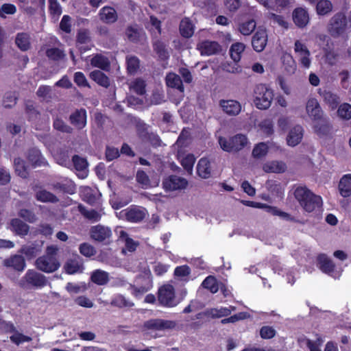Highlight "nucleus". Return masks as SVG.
I'll return each instance as SVG.
<instances>
[{"mask_svg":"<svg viewBox=\"0 0 351 351\" xmlns=\"http://www.w3.org/2000/svg\"><path fill=\"white\" fill-rule=\"evenodd\" d=\"M293 194L304 211L313 213L321 210L323 205L322 197L314 194L306 186H298Z\"/></svg>","mask_w":351,"mask_h":351,"instance_id":"1","label":"nucleus"},{"mask_svg":"<svg viewBox=\"0 0 351 351\" xmlns=\"http://www.w3.org/2000/svg\"><path fill=\"white\" fill-rule=\"evenodd\" d=\"M58 247L56 245H49L46 248L45 254L38 257L35 262L36 268L45 273H53L60 267L57 258Z\"/></svg>","mask_w":351,"mask_h":351,"instance_id":"2","label":"nucleus"},{"mask_svg":"<svg viewBox=\"0 0 351 351\" xmlns=\"http://www.w3.org/2000/svg\"><path fill=\"white\" fill-rule=\"evenodd\" d=\"M274 91L263 84H257L253 92V101L255 106L260 110H267L274 99Z\"/></svg>","mask_w":351,"mask_h":351,"instance_id":"3","label":"nucleus"},{"mask_svg":"<svg viewBox=\"0 0 351 351\" xmlns=\"http://www.w3.org/2000/svg\"><path fill=\"white\" fill-rule=\"evenodd\" d=\"M47 284V278L34 269H28L18 282L19 286L25 290L40 289L45 287Z\"/></svg>","mask_w":351,"mask_h":351,"instance_id":"4","label":"nucleus"},{"mask_svg":"<svg viewBox=\"0 0 351 351\" xmlns=\"http://www.w3.org/2000/svg\"><path fill=\"white\" fill-rule=\"evenodd\" d=\"M248 143L247 138L242 134H237L229 139L225 137L219 138V143L221 149L226 152H239L243 149Z\"/></svg>","mask_w":351,"mask_h":351,"instance_id":"5","label":"nucleus"},{"mask_svg":"<svg viewBox=\"0 0 351 351\" xmlns=\"http://www.w3.org/2000/svg\"><path fill=\"white\" fill-rule=\"evenodd\" d=\"M158 301L164 307L172 308L177 306L180 301L176 298L175 289L171 285H164L159 288Z\"/></svg>","mask_w":351,"mask_h":351,"instance_id":"6","label":"nucleus"},{"mask_svg":"<svg viewBox=\"0 0 351 351\" xmlns=\"http://www.w3.org/2000/svg\"><path fill=\"white\" fill-rule=\"evenodd\" d=\"M347 18L342 12L335 14L328 25V32L333 38H337L345 34L347 29Z\"/></svg>","mask_w":351,"mask_h":351,"instance_id":"7","label":"nucleus"},{"mask_svg":"<svg viewBox=\"0 0 351 351\" xmlns=\"http://www.w3.org/2000/svg\"><path fill=\"white\" fill-rule=\"evenodd\" d=\"M112 232L110 228L98 224L92 226L90 229V238L98 243L109 244Z\"/></svg>","mask_w":351,"mask_h":351,"instance_id":"8","label":"nucleus"},{"mask_svg":"<svg viewBox=\"0 0 351 351\" xmlns=\"http://www.w3.org/2000/svg\"><path fill=\"white\" fill-rule=\"evenodd\" d=\"M120 214L129 222L138 223L145 219L147 211L143 208L131 206L123 210Z\"/></svg>","mask_w":351,"mask_h":351,"instance_id":"9","label":"nucleus"},{"mask_svg":"<svg viewBox=\"0 0 351 351\" xmlns=\"http://www.w3.org/2000/svg\"><path fill=\"white\" fill-rule=\"evenodd\" d=\"M152 287V280L150 277L146 276H139L136 278L134 285H131L130 288L132 290V294L138 297Z\"/></svg>","mask_w":351,"mask_h":351,"instance_id":"10","label":"nucleus"},{"mask_svg":"<svg viewBox=\"0 0 351 351\" xmlns=\"http://www.w3.org/2000/svg\"><path fill=\"white\" fill-rule=\"evenodd\" d=\"M294 52L299 57V62L302 66L308 69L311 66V53L306 45L297 40L294 43Z\"/></svg>","mask_w":351,"mask_h":351,"instance_id":"11","label":"nucleus"},{"mask_svg":"<svg viewBox=\"0 0 351 351\" xmlns=\"http://www.w3.org/2000/svg\"><path fill=\"white\" fill-rule=\"evenodd\" d=\"M188 182L185 178L171 175L163 179L162 187L165 191H173L185 189Z\"/></svg>","mask_w":351,"mask_h":351,"instance_id":"12","label":"nucleus"},{"mask_svg":"<svg viewBox=\"0 0 351 351\" xmlns=\"http://www.w3.org/2000/svg\"><path fill=\"white\" fill-rule=\"evenodd\" d=\"M176 326V323L171 320L163 319H150L143 324V327L148 330H165L172 329Z\"/></svg>","mask_w":351,"mask_h":351,"instance_id":"13","label":"nucleus"},{"mask_svg":"<svg viewBox=\"0 0 351 351\" xmlns=\"http://www.w3.org/2000/svg\"><path fill=\"white\" fill-rule=\"evenodd\" d=\"M70 123L77 130L84 128L87 124V112L85 108L76 109L69 116Z\"/></svg>","mask_w":351,"mask_h":351,"instance_id":"14","label":"nucleus"},{"mask_svg":"<svg viewBox=\"0 0 351 351\" xmlns=\"http://www.w3.org/2000/svg\"><path fill=\"white\" fill-rule=\"evenodd\" d=\"M316 260L317 266L322 272L332 277L335 276L336 265L326 254H319Z\"/></svg>","mask_w":351,"mask_h":351,"instance_id":"15","label":"nucleus"},{"mask_svg":"<svg viewBox=\"0 0 351 351\" xmlns=\"http://www.w3.org/2000/svg\"><path fill=\"white\" fill-rule=\"evenodd\" d=\"M267 43V34L265 29H258L252 38V46L257 52L263 51Z\"/></svg>","mask_w":351,"mask_h":351,"instance_id":"16","label":"nucleus"},{"mask_svg":"<svg viewBox=\"0 0 351 351\" xmlns=\"http://www.w3.org/2000/svg\"><path fill=\"white\" fill-rule=\"evenodd\" d=\"M90 41V31L88 29H78L76 35V45L81 53L90 49V47L87 45Z\"/></svg>","mask_w":351,"mask_h":351,"instance_id":"17","label":"nucleus"},{"mask_svg":"<svg viewBox=\"0 0 351 351\" xmlns=\"http://www.w3.org/2000/svg\"><path fill=\"white\" fill-rule=\"evenodd\" d=\"M306 110L308 116L314 121L320 119L324 117V112L319 105V103L315 98H310L307 101L306 105Z\"/></svg>","mask_w":351,"mask_h":351,"instance_id":"18","label":"nucleus"},{"mask_svg":"<svg viewBox=\"0 0 351 351\" xmlns=\"http://www.w3.org/2000/svg\"><path fill=\"white\" fill-rule=\"evenodd\" d=\"M197 49L202 56H211L219 53L221 45L217 41L204 40L198 44Z\"/></svg>","mask_w":351,"mask_h":351,"instance_id":"19","label":"nucleus"},{"mask_svg":"<svg viewBox=\"0 0 351 351\" xmlns=\"http://www.w3.org/2000/svg\"><path fill=\"white\" fill-rule=\"evenodd\" d=\"M293 21L299 28L305 27L309 23V14L308 11L303 8H296L293 11Z\"/></svg>","mask_w":351,"mask_h":351,"instance_id":"20","label":"nucleus"},{"mask_svg":"<svg viewBox=\"0 0 351 351\" xmlns=\"http://www.w3.org/2000/svg\"><path fill=\"white\" fill-rule=\"evenodd\" d=\"M219 106L223 111L229 116H236L239 114L241 110V105L237 100L222 99L219 101Z\"/></svg>","mask_w":351,"mask_h":351,"instance_id":"21","label":"nucleus"},{"mask_svg":"<svg viewBox=\"0 0 351 351\" xmlns=\"http://www.w3.org/2000/svg\"><path fill=\"white\" fill-rule=\"evenodd\" d=\"M304 129L300 125L293 127L287 136V142L288 145L295 147L298 145L303 138Z\"/></svg>","mask_w":351,"mask_h":351,"instance_id":"22","label":"nucleus"},{"mask_svg":"<svg viewBox=\"0 0 351 351\" xmlns=\"http://www.w3.org/2000/svg\"><path fill=\"white\" fill-rule=\"evenodd\" d=\"M3 265L7 267H12L18 271L24 270L26 263L25 260L21 255L15 254L3 261Z\"/></svg>","mask_w":351,"mask_h":351,"instance_id":"23","label":"nucleus"},{"mask_svg":"<svg viewBox=\"0 0 351 351\" xmlns=\"http://www.w3.org/2000/svg\"><path fill=\"white\" fill-rule=\"evenodd\" d=\"M52 188L56 191L73 195L76 192V185L70 180H64L52 184Z\"/></svg>","mask_w":351,"mask_h":351,"instance_id":"24","label":"nucleus"},{"mask_svg":"<svg viewBox=\"0 0 351 351\" xmlns=\"http://www.w3.org/2000/svg\"><path fill=\"white\" fill-rule=\"evenodd\" d=\"M314 130L319 136H326L330 134L332 125L326 117H322L315 121Z\"/></svg>","mask_w":351,"mask_h":351,"instance_id":"25","label":"nucleus"},{"mask_svg":"<svg viewBox=\"0 0 351 351\" xmlns=\"http://www.w3.org/2000/svg\"><path fill=\"white\" fill-rule=\"evenodd\" d=\"M99 17L103 22L109 24L114 23L118 19L116 10L109 6H105L100 10Z\"/></svg>","mask_w":351,"mask_h":351,"instance_id":"26","label":"nucleus"},{"mask_svg":"<svg viewBox=\"0 0 351 351\" xmlns=\"http://www.w3.org/2000/svg\"><path fill=\"white\" fill-rule=\"evenodd\" d=\"M11 230L17 235L24 237L29 231V226L18 218L12 219L10 221Z\"/></svg>","mask_w":351,"mask_h":351,"instance_id":"27","label":"nucleus"},{"mask_svg":"<svg viewBox=\"0 0 351 351\" xmlns=\"http://www.w3.org/2000/svg\"><path fill=\"white\" fill-rule=\"evenodd\" d=\"M320 95L331 110H335L337 108L341 102V99L337 94L331 91L324 90L322 93H320Z\"/></svg>","mask_w":351,"mask_h":351,"instance_id":"28","label":"nucleus"},{"mask_svg":"<svg viewBox=\"0 0 351 351\" xmlns=\"http://www.w3.org/2000/svg\"><path fill=\"white\" fill-rule=\"evenodd\" d=\"M197 173L202 178H208L211 175L210 162L206 158H202L197 165Z\"/></svg>","mask_w":351,"mask_h":351,"instance_id":"29","label":"nucleus"},{"mask_svg":"<svg viewBox=\"0 0 351 351\" xmlns=\"http://www.w3.org/2000/svg\"><path fill=\"white\" fill-rule=\"evenodd\" d=\"M339 189L341 196L348 197L351 195V174L344 175L340 180Z\"/></svg>","mask_w":351,"mask_h":351,"instance_id":"30","label":"nucleus"},{"mask_svg":"<svg viewBox=\"0 0 351 351\" xmlns=\"http://www.w3.org/2000/svg\"><path fill=\"white\" fill-rule=\"evenodd\" d=\"M27 158L34 166H42L47 163L40 151L36 148L29 149Z\"/></svg>","mask_w":351,"mask_h":351,"instance_id":"31","label":"nucleus"},{"mask_svg":"<svg viewBox=\"0 0 351 351\" xmlns=\"http://www.w3.org/2000/svg\"><path fill=\"white\" fill-rule=\"evenodd\" d=\"M89 76L92 80L104 88H108L110 84L109 77L99 70H95L90 72Z\"/></svg>","mask_w":351,"mask_h":351,"instance_id":"32","label":"nucleus"},{"mask_svg":"<svg viewBox=\"0 0 351 351\" xmlns=\"http://www.w3.org/2000/svg\"><path fill=\"white\" fill-rule=\"evenodd\" d=\"M90 64L104 71H108L110 65L108 58L100 53L95 54L91 58Z\"/></svg>","mask_w":351,"mask_h":351,"instance_id":"33","label":"nucleus"},{"mask_svg":"<svg viewBox=\"0 0 351 351\" xmlns=\"http://www.w3.org/2000/svg\"><path fill=\"white\" fill-rule=\"evenodd\" d=\"M166 84L169 87L176 88L180 92H184V88L180 77L173 73H169L166 77Z\"/></svg>","mask_w":351,"mask_h":351,"instance_id":"34","label":"nucleus"},{"mask_svg":"<svg viewBox=\"0 0 351 351\" xmlns=\"http://www.w3.org/2000/svg\"><path fill=\"white\" fill-rule=\"evenodd\" d=\"M35 198L40 202L57 203L59 199L52 193L45 190L40 189L36 192Z\"/></svg>","mask_w":351,"mask_h":351,"instance_id":"35","label":"nucleus"},{"mask_svg":"<svg viewBox=\"0 0 351 351\" xmlns=\"http://www.w3.org/2000/svg\"><path fill=\"white\" fill-rule=\"evenodd\" d=\"M90 279L93 282L97 285H104L109 281V275L105 271L96 269L93 271Z\"/></svg>","mask_w":351,"mask_h":351,"instance_id":"36","label":"nucleus"},{"mask_svg":"<svg viewBox=\"0 0 351 351\" xmlns=\"http://www.w3.org/2000/svg\"><path fill=\"white\" fill-rule=\"evenodd\" d=\"M179 30L181 36L184 38H189L193 35V25L189 19L185 18L180 21Z\"/></svg>","mask_w":351,"mask_h":351,"instance_id":"37","label":"nucleus"},{"mask_svg":"<svg viewBox=\"0 0 351 351\" xmlns=\"http://www.w3.org/2000/svg\"><path fill=\"white\" fill-rule=\"evenodd\" d=\"M25 114L29 121L35 125V121L40 118V114L36 109L32 101H27L25 104Z\"/></svg>","mask_w":351,"mask_h":351,"instance_id":"38","label":"nucleus"},{"mask_svg":"<svg viewBox=\"0 0 351 351\" xmlns=\"http://www.w3.org/2000/svg\"><path fill=\"white\" fill-rule=\"evenodd\" d=\"M266 212L274 216H278L280 219L287 221L298 222V220H296L294 217L291 216L288 213L280 210L276 206L269 205Z\"/></svg>","mask_w":351,"mask_h":351,"instance_id":"39","label":"nucleus"},{"mask_svg":"<svg viewBox=\"0 0 351 351\" xmlns=\"http://www.w3.org/2000/svg\"><path fill=\"white\" fill-rule=\"evenodd\" d=\"M266 212L274 216H278L280 219L287 221L298 222V220H296L294 217L291 216L288 213L280 210L276 206L269 205Z\"/></svg>","mask_w":351,"mask_h":351,"instance_id":"40","label":"nucleus"},{"mask_svg":"<svg viewBox=\"0 0 351 351\" xmlns=\"http://www.w3.org/2000/svg\"><path fill=\"white\" fill-rule=\"evenodd\" d=\"M15 43L17 47L23 51H27L30 48V38L27 33H18Z\"/></svg>","mask_w":351,"mask_h":351,"instance_id":"41","label":"nucleus"},{"mask_svg":"<svg viewBox=\"0 0 351 351\" xmlns=\"http://www.w3.org/2000/svg\"><path fill=\"white\" fill-rule=\"evenodd\" d=\"M78 211L86 219L93 221L97 222L99 221L101 219L100 214L95 210V209L87 210L86 207L80 204L77 206Z\"/></svg>","mask_w":351,"mask_h":351,"instance_id":"42","label":"nucleus"},{"mask_svg":"<svg viewBox=\"0 0 351 351\" xmlns=\"http://www.w3.org/2000/svg\"><path fill=\"white\" fill-rule=\"evenodd\" d=\"M139 136L147 142H149L151 145L154 147H158L161 145L162 141L159 136L153 132H148L147 131H143L140 134Z\"/></svg>","mask_w":351,"mask_h":351,"instance_id":"43","label":"nucleus"},{"mask_svg":"<svg viewBox=\"0 0 351 351\" xmlns=\"http://www.w3.org/2000/svg\"><path fill=\"white\" fill-rule=\"evenodd\" d=\"M202 286L212 293H216L219 289V285L214 276H207L202 282Z\"/></svg>","mask_w":351,"mask_h":351,"instance_id":"44","label":"nucleus"},{"mask_svg":"<svg viewBox=\"0 0 351 351\" xmlns=\"http://www.w3.org/2000/svg\"><path fill=\"white\" fill-rule=\"evenodd\" d=\"M286 169V164L278 161H272L263 166L264 171L267 173H282L285 171Z\"/></svg>","mask_w":351,"mask_h":351,"instance_id":"45","label":"nucleus"},{"mask_svg":"<svg viewBox=\"0 0 351 351\" xmlns=\"http://www.w3.org/2000/svg\"><path fill=\"white\" fill-rule=\"evenodd\" d=\"M154 51L162 60H167L169 57V53L166 48V45L161 40H158L153 44Z\"/></svg>","mask_w":351,"mask_h":351,"instance_id":"46","label":"nucleus"},{"mask_svg":"<svg viewBox=\"0 0 351 351\" xmlns=\"http://www.w3.org/2000/svg\"><path fill=\"white\" fill-rule=\"evenodd\" d=\"M64 269L66 274H74L82 271L83 265L77 259L69 260L65 263Z\"/></svg>","mask_w":351,"mask_h":351,"instance_id":"47","label":"nucleus"},{"mask_svg":"<svg viewBox=\"0 0 351 351\" xmlns=\"http://www.w3.org/2000/svg\"><path fill=\"white\" fill-rule=\"evenodd\" d=\"M245 46L242 43H235L232 45L230 49L231 58L236 62H239L241 58V53L245 50Z\"/></svg>","mask_w":351,"mask_h":351,"instance_id":"48","label":"nucleus"},{"mask_svg":"<svg viewBox=\"0 0 351 351\" xmlns=\"http://www.w3.org/2000/svg\"><path fill=\"white\" fill-rule=\"evenodd\" d=\"M110 304L113 306L118 308H126L132 307L134 306V303L129 299H127L123 295L119 294L115 295L111 300Z\"/></svg>","mask_w":351,"mask_h":351,"instance_id":"49","label":"nucleus"},{"mask_svg":"<svg viewBox=\"0 0 351 351\" xmlns=\"http://www.w3.org/2000/svg\"><path fill=\"white\" fill-rule=\"evenodd\" d=\"M332 10V4L329 0H319L316 4V12L318 15H326Z\"/></svg>","mask_w":351,"mask_h":351,"instance_id":"50","label":"nucleus"},{"mask_svg":"<svg viewBox=\"0 0 351 351\" xmlns=\"http://www.w3.org/2000/svg\"><path fill=\"white\" fill-rule=\"evenodd\" d=\"M14 167L16 173L23 178H26L28 176V171L25 166V162L21 158H16L14 160Z\"/></svg>","mask_w":351,"mask_h":351,"instance_id":"51","label":"nucleus"},{"mask_svg":"<svg viewBox=\"0 0 351 351\" xmlns=\"http://www.w3.org/2000/svg\"><path fill=\"white\" fill-rule=\"evenodd\" d=\"M127 71L130 74H135L140 67V60L135 56L126 58Z\"/></svg>","mask_w":351,"mask_h":351,"instance_id":"52","label":"nucleus"},{"mask_svg":"<svg viewBox=\"0 0 351 351\" xmlns=\"http://www.w3.org/2000/svg\"><path fill=\"white\" fill-rule=\"evenodd\" d=\"M268 5L265 8L276 12H280L290 4V0H269Z\"/></svg>","mask_w":351,"mask_h":351,"instance_id":"53","label":"nucleus"},{"mask_svg":"<svg viewBox=\"0 0 351 351\" xmlns=\"http://www.w3.org/2000/svg\"><path fill=\"white\" fill-rule=\"evenodd\" d=\"M268 150V145L265 143L261 142L254 146L252 154L254 158L259 159L265 156Z\"/></svg>","mask_w":351,"mask_h":351,"instance_id":"54","label":"nucleus"},{"mask_svg":"<svg viewBox=\"0 0 351 351\" xmlns=\"http://www.w3.org/2000/svg\"><path fill=\"white\" fill-rule=\"evenodd\" d=\"M256 21L254 19H250L241 23L239 25V32L245 36L250 35L256 28Z\"/></svg>","mask_w":351,"mask_h":351,"instance_id":"55","label":"nucleus"},{"mask_svg":"<svg viewBox=\"0 0 351 351\" xmlns=\"http://www.w3.org/2000/svg\"><path fill=\"white\" fill-rule=\"evenodd\" d=\"M46 56L50 60L59 61L65 57V53L63 50L59 48L52 47L47 49Z\"/></svg>","mask_w":351,"mask_h":351,"instance_id":"56","label":"nucleus"},{"mask_svg":"<svg viewBox=\"0 0 351 351\" xmlns=\"http://www.w3.org/2000/svg\"><path fill=\"white\" fill-rule=\"evenodd\" d=\"M72 162L75 170L78 171H84L88 168V163L86 158L81 157L76 154L73 156Z\"/></svg>","mask_w":351,"mask_h":351,"instance_id":"57","label":"nucleus"},{"mask_svg":"<svg viewBox=\"0 0 351 351\" xmlns=\"http://www.w3.org/2000/svg\"><path fill=\"white\" fill-rule=\"evenodd\" d=\"M54 129L63 133L71 134L73 129L67 125L62 119L56 118L53 123Z\"/></svg>","mask_w":351,"mask_h":351,"instance_id":"58","label":"nucleus"},{"mask_svg":"<svg viewBox=\"0 0 351 351\" xmlns=\"http://www.w3.org/2000/svg\"><path fill=\"white\" fill-rule=\"evenodd\" d=\"M338 116L344 120L351 119V105L348 103H343L337 107Z\"/></svg>","mask_w":351,"mask_h":351,"instance_id":"59","label":"nucleus"},{"mask_svg":"<svg viewBox=\"0 0 351 351\" xmlns=\"http://www.w3.org/2000/svg\"><path fill=\"white\" fill-rule=\"evenodd\" d=\"M125 35L130 42L136 43L140 40V32L136 27L128 26L125 29Z\"/></svg>","mask_w":351,"mask_h":351,"instance_id":"60","label":"nucleus"},{"mask_svg":"<svg viewBox=\"0 0 351 351\" xmlns=\"http://www.w3.org/2000/svg\"><path fill=\"white\" fill-rule=\"evenodd\" d=\"M145 82L141 79H136L130 86V88L138 95H143L145 93Z\"/></svg>","mask_w":351,"mask_h":351,"instance_id":"61","label":"nucleus"},{"mask_svg":"<svg viewBox=\"0 0 351 351\" xmlns=\"http://www.w3.org/2000/svg\"><path fill=\"white\" fill-rule=\"evenodd\" d=\"M283 65L285 69L289 73H294L296 70V63L290 54L283 56Z\"/></svg>","mask_w":351,"mask_h":351,"instance_id":"62","label":"nucleus"},{"mask_svg":"<svg viewBox=\"0 0 351 351\" xmlns=\"http://www.w3.org/2000/svg\"><path fill=\"white\" fill-rule=\"evenodd\" d=\"M10 339L16 346H19L24 342H30L32 340L31 337L25 335L23 333L18 332L17 330L14 333V335L10 337Z\"/></svg>","mask_w":351,"mask_h":351,"instance_id":"63","label":"nucleus"},{"mask_svg":"<svg viewBox=\"0 0 351 351\" xmlns=\"http://www.w3.org/2000/svg\"><path fill=\"white\" fill-rule=\"evenodd\" d=\"M48 1L49 14L53 16L58 18L62 12L61 5L58 0H48Z\"/></svg>","mask_w":351,"mask_h":351,"instance_id":"64","label":"nucleus"}]
</instances>
